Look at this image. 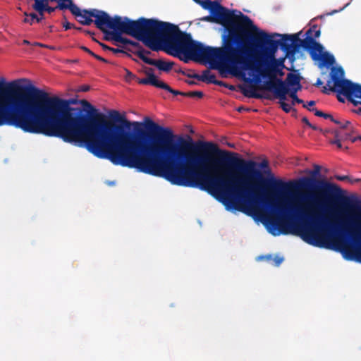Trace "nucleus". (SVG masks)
I'll return each instance as SVG.
<instances>
[{
    "mask_svg": "<svg viewBox=\"0 0 361 361\" xmlns=\"http://www.w3.org/2000/svg\"><path fill=\"white\" fill-rule=\"evenodd\" d=\"M337 123H338L341 128H345L348 127V126L350 124V122L348 121H343L342 122L336 121Z\"/></svg>",
    "mask_w": 361,
    "mask_h": 361,
    "instance_id": "6ab92c4d",
    "label": "nucleus"
},
{
    "mask_svg": "<svg viewBox=\"0 0 361 361\" xmlns=\"http://www.w3.org/2000/svg\"><path fill=\"white\" fill-rule=\"evenodd\" d=\"M56 2L58 6L61 8H69L71 11V7L75 6L73 4L71 0H53V2Z\"/></svg>",
    "mask_w": 361,
    "mask_h": 361,
    "instance_id": "2eb2a0df",
    "label": "nucleus"
},
{
    "mask_svg": "<svg viewBox=\"0 0 361 361\" xmlns=\"http://www.w3.org/2000/svg\"><path fill=\"white\" fill-rule=\"evenodd\" d=\"M265 200L274 207L294 215L312 219L320 216L319 205L307 197L286 191H271Z\"/></svg>",
    "mask_w": 361,
    "mask_h": 361,
    "instance_id": "423d86ee",
    "label": "nucleus"
},
{
    "mask_svg": "<svg viewBox=\"0 0 361 361\" xmlns=\"http://www.w3.org/2000/svg\"><path fill=\"white\" fill-rule=\"evenodd\" d=\"M314 102H310V105H311V106L314 105Z\"/></svg>",
    "mask_w": 361,
    "mask_h": 361,
    "instance_id": "4be33fe9",
    "label": "nucleus"
},
{
    "mask_svg": "<svg viewBox=\"0 0 361 361\" xmlns=\"http://www.w3.org/2000/svg\"><path fill=\"white\" fill-rule=\"evenodd\" d=\"M51 2H53V0H35L33 8L40 16H43L47 5Z\"/></svg>",
    "mask_w": 361,
    "mask_h": 361,
    "instance_id": "4468645a",
    "label": "nucleus"
},
{
    "mask_svg": "<svg viewBox=\"0 0 361 361\" xmlns=\"http://www.w3.org/2000/svg\"><path fill=\"white\" fill-rule=\"evenodd\" d=\"M156 66L159 69L163 71H168L171 68V65L162 61H154L153 64Z\"/></svg>",
    "mask_w": 361,
    "mask_h": 361,
    "instance_id": "dca6fc26",
    "label": "nucleus"
},
{
    "mask_svg": "<svg viewBox=\"0 0 361 361\" xmlns=\"http://www.w3.org/2000/svg\"><path fill=\"white\" fill-rule=\"evenodd\" d=\"M271 42V41H270V42ZM269 43V42H264V44L272 48L274 50V57L272 58V68L274 69V71L275 73V77H276L277 73L279 72V70L276 67L277 61L275 59V49L272 46L269 45L268 44ZM283 60L284 59L278 61L279 66H281L283 63ZM300 79H301V77L300 76L299 73H298L296 72H293V73H290L288 74V75L287 77L286 82L285 83L278 81L276 78H275V81L276 82V86L279 89H285L286 90L296 93V92L300 89Z\"/></svg>",
    "mask_w": 361,
    "mask_h": 361,
    "instance_id": "1a4fd4ad",
    "label": "nucleus"
},
{
    "mask_svg": "<svg viewBox=\"0 0 361 361\" xmlns=\"http://www.w3.org/2000/svg\"><path fill=\"white\" fill-rule=\"evenodd\" d=\"M130 76L132 75L131 73L128 72V76H130Z\"/></svg>",
    "mask_w": 361,
    "mask_h": 361,
    "instance_id": "b1692460",
    "label": "nucleus"
},
{
    "mask_svg": "<svg viewBox=\"0 0 361 361\" xmlns=\"http://www.w3.org/2000/svg\"><path fill=\"white\" fill-rule=\"evenodd\" d=\"M216 21L229 32L231 37L237 35L244 42L239 53H230L226 49L202 47L200 61L227 70L232 75L243 80L247 85L258 73L269 74L267 62L271 55V48L264 44L273 41L276 34H269L258 29L248 19L238 21L229 11L218 8Z\"/></svg>",
    "mask_w": 361,
    "mask_h": 361,
    "instance_id": "f03ea898",
    "label": "nucleus"
},
{
    "mask_svg": "<svg viewBox=\"0 0 361 361\" xmlns=\"http://www.w3.org/2000/svg\"><path fill=\"white\" fill-rule=\"evenodd\" d=\"M140 59H142L145 63H148V64H151V65H153L154 63V61L149 59V57H147L146 55H145L144 54H140Z\"/></svg>",
    "mask_w": 361,
    "mask_h": 361,
    "instance_id": "a211bd4d",
    "label": "nucleus"
},
{
    "mask_svg": "<svg viewBox=\"0 0 361 361\" xmlns=\"http://www.w3.org/2000/svg\"><path fill=\"white\" fill-rule=\"evenodd\" d=\"M93 18L97 27L104 32H109L111 30L117 29L121 33H126L135 37L133 35L126 32L125 27L128 23H140L145 19H140L137 21L129 20H121L111 18L106 13L99 11H93Z\"/></svg>",
    "mask_w": 361,
    "mask_h": 361,
    "instance_id": "6e6552de",
    "label": "nucleus"
},
{
    "mask_svg": "<svg viewBox=\"0 0 361 361\" xmlns=\"http://www.w3.org/2000/svg\"><path fill=\"white\" fill-rule=\"evenodd\" d=\"M316 114H317V115H318V116H323V115H324V114H323L322 112H320V111H317V112H316Z\"/></svg>",
    "mask_w": 361,
    "mask_h": 361,
    "instance_id": "412c9836",
    "label": "nucleus"
},
{
    "mask_svg": "<svg viewBox=\"0 0 361 361\" xmlns=\"http://www.w3.org/2000/svg\"><path fill=\"white\" fill-rule=\"evenodd\" d=\"M310 54L315 64L322 71L325 69L331 70L330 78L326 84L329 90L346 97L355 104H361V85L344 78V71L336 63L333 55L317 43H314L310 47ZM338 99H341V96Z\"/></svg>",
    "mask_w": 361,
    "mask_h": 361,
    "instance_id": "20e7f679",
    "label": "nucleus"
},
{
    "mask_svg": "<svg viewBox=\"0 0 361 361\" xmlns=\"http://www.w3.org/2000/svg\"><path fill=\"white\" fill-rule=\"evenodd\" d=\"M126 32L133 35L152 49L164 47L168 52L184 61H200L203 45L180 32L176 25L156 20L128 23Z\"/></svg>",
    "mask_w": 361,
    "mask_h": 361,
    "instance_id": "7ed1b4c3",
    "label": "nucleus"
},
{
    "mask_svg": "<svg viewBox=\"0 0 361 361\" xmlns=\"http://www.w3.org/2000/svg\"><path fill=\"white\" fill-rule=\"evenodd\" d=\"M71 12L76 16L78 20L82 24L89 25L92 22L93 11H81L75 6L71 7Z\"/></svg>",
    "mask_w": 361,
    "mask_h": 361,
    "instance_id": "f8f14e48",
    "label": "nucleus"
},
{
    "mask_svg": "<svg viewBox=\"0 0 361 361\" xmlns=\"http://www.w3.org/2000/svg\"><path fill=\"white\" fill-rule=\"evenodd\" d=\"M58 97L39 92L0 88V126L61 138L85 147L99 158L130 168V121L99 114L86 120Z\"/></svg>",
    "mask_w": 361,
    "mask_h": 361,
    "instance_id": "f257e3e1",
    "label": "nucleus"
},
{
    "mask_svg": "<svg viewBox=\"0 0 361 361\" xmlns=\"http://www.w3.org/2000/svg\"><path fill=\"white\" fill-rule=\"evenodd\" d=\"M344 255L348 259L361 262V249L345 248L344 250Z\"/></svg>",
    "mask_w": 361,
    "mask_h": 361,
    "instance_id": "ddd939ff",
    "label": "nucleus"
},
{
    "mask_svg": "<svg viewBox=\"0 0 361 361\" xmlns=\"http://www.w3.org/2000/svg\"><path fill=\"white\" fill-rule=\"evenodd\" d=\"M302 238L309 244L317 247H330L329 236L323 230L310 227L301 232Z\"/></svg>",
    "mask_w": 361,
    "mask_h": 361,
    "instance_id": "9d476101",
    "label": "nucleus"
},
{
    "mask_svg": "<svg viewBox=\"0 0 361 361\" xmlns=\"http://www.w3.org/2000/svg\"><path fill=\"white\" fill-rule=\"evenodd\" d=\"M24 15L26 16V18L24 20L25 23L32 24L35 21L39 22L40 20L39 18H38L35 13L27 14V13H25Z\"/></svg>",
    "mask_w": 361,
    "mask_h": 361,
    "instance_id": "f3484780",
    "label": "nucleus"
},
{
    "mask_svg": "<svg viewBox=\"0 0 361 361\" xmlns=\"http://www.w3.org/2000/svg\"><path fill=\"white\" fill-rule=\"evenodd\" d=\"M274 57V50L271 48V55L267 61V66L269 69V74L257 73L255 79L252 82L245 85L244 91L250 96H257L258 91H270L274 93L276 98L279 99V103L283 111L290 112L293 109V106L296 104L302 102L299 99L295 93L286 90L285 89H279L276 86L275 81V73L272 68V58Z\"/></svg>",
    "mask_w": 361,
    "mask_h": 361,
    "instance_id": "39448f33",
    "label": "nucleus"
},
{
    "mask_svg": "<svg viewBox=\"0 0 361 361\" xmlns=\"http://www.w3.org/2000/svg\"><path fill=\"white\" fill-rule=\"evenodd\" d=\"M54 11V8H51V6H49V4L47 5V8L45 10V11H47L49 13H51L52 11Z\"/></svg>",
    "mask_w": 361,
    "mask_h": 361,
    "instance_id": "aec40b11",
    "label": "nucleus"
},
{
    "mask_svg": "<svg viewBox=\"0 0 361 361\" xmlns=\"http://www.w3.org/2000/svg\"><path fill=\"white\" fill-rule=\"evenodd\" d=\"M327 221L343 229L361 235V211L353 206L338 207L326 215Z\"/></svg>",
    "mask_w": 361,
    "mask_h": 361,
    "instance_id": "0eeeda50",
    "label": "nucleus"
},
{
    "mask_svg": "<svg viewBox=\"0 0 361 361\" xmlns=\"http://www.w3.org/2000/svg\"><path fill=\"white\" fill-rule=\"evenodd\" d=\"M345 178H346L345 177H341V178H339V179H341V180H344Z\"/></svg>",
    "mask_w": 361,
    "mask_h": 361,
    "instance_id": "5701e85b",
    "label": "nucleus"
},
{
    "mask_svg": "<svg viewBox=\"0 0 361 361\" xmlns=\"http://www.w3.org/2000/svg\"><path fill=\"white\" fill-rule=\"evenodd\" d=\"M146 78L138 81L140 84H150L154 86L161 87L167 90L170 92H173L171 88L162 81L159 80L149 69H145L144 71Z\"/></svg>",
    "mask_w": 361,
    "mask_h": 361,
    "instance_id": "9b49d317",
    "label": "nucleus"
}]
</instances>
